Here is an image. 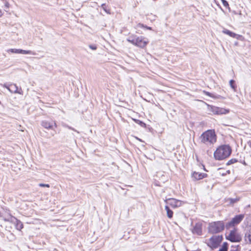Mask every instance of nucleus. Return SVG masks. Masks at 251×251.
Masks as SVG:
<instances>
[{"instance_id":"nucleus-1","label":"nucleus","mask_w":251,"mask_h":251,"mask_svg":"<svg viewBox=\"0 0 251 251\" xmlns=\"http://www.w3.org/2000/svg\"><path fill=\"white\" fill-rule=\"evenodd\" d=\"M201 143L207 146H212L217 141V136L214 130L209 129L204 132L200 136Z\"/></svg>"},{"instance_id":"nucleus-2","label":"nucleus","mask_w":251,"mask_h":251,"mask_svg":"<svg viewBox=\"0 0 251 251\" xmlns=\"http://www.w3.org/2000/svg\"><path fill=\"white\" fill-rule=\"evenodd\" d=\"M231 152V149L228 145H222L219 147L214 153L216 160H221L228 157Z\"/></svg>"},{"instance_id":"nucleus-3","label":"nucleus","mask_w":251,"mask_h":251,"mask_svg":"<svg viewBox=\"0 0 251 251\" xmlns=\"http://www.w3.org/2000/svg\"><path fill=\"white\" fill-rule=\"evenodd\" d=\"M127 41L132 44L138 47L143 48L148 43L149 41L147 39L143 36H137L136 35L130 36Z\"/></svg>"},{"instance_id":"nucleus-4","label":"nucleus","mask_w":251,"mask_h":251,"mask_svg":"<svg viewBox=\"0 0 251 251\" xmlns=\"http://www.w3.org/2000/svg\"><path fill=\"white\" fill-rule=\"evenodd\" d=\"M225 227L226 225L223 221L211 222L209 224L208 231L212 234L218 233L224 230Z\"/></svg>"},{"instance_id":"nucleus-5","label":"nucleus","mask_w":251,"mask_h":251,"mask_svg":"<svg viewBox=\"0 0 251 251\" xmlns=\"http://www.w3.org/2000/svg\"><path fill=\"white\" fill-rule=\"evenodd\" d=\"M226 238L231 242H240L242 238L241 234L237 232V229L234 227L230 231L229 234L226 235Z\"/></svg>"},{"instance_id":"nucleus-6","label":"nucleus","mask_w":251,"mask_h":251,"mask_svg":"<svg viewBox=\"0 0 251 251\" xmlns=\"http://www.w3.org/2000/svg\"><path fill=\"white\" fill-rule=\"evenodd\" d=\"M244 218V215L243 214H240L235 216L230 222L226 223V228L228 229L231 227L234 228L235 226L239 224Z\"/></svg>"},{"instance_id":"nucleus-7","label":"nucleus","mask_w":251,"mask_h":251,"mask_svg":"<svg viewBox=\"0 0 251 251\" xmlns=\"http://www.w3.org/2000/svg\"><path fill=\"white\" fill-rule=\"evenodd\" d=\"M222 240V236H213L209 239L207 245L211 248L216 249L219 246Z\"/></svg>"},{"instance_id":"nucleus-8","label":"nucleus","mask_w":251,"mask_h":251,"mask_svg":"<svg viewBox=\"0 0 251 251\" xmlns=\"http://www.w3.org/2000/svg\"><path fill=\"white\" fill-rule=\"evenodd\" d=\"M208 109L209 111L213 112V114L218 115L225 114L229 112L228 110L209 105H208Z\"/></svg>"},{"instance_id":"nucleus-9","label":"nucleus","mask_w":251,"mask_h":251,"mask_svg":"<svg viewBox=\"0 0 251 251\" xmlns=\"http://www.w3.org/2000/svg\"><path fill=\"white\" fill-rule=\"evenodd\" d=\"M165 202L171 205L173 208H176L182 205L183 202L181 201L173 199L170 198L165 201Z\"/></svg>"},{"instance_id":"nucleus-10","label":"nucleus","mask_w":251,"mask_h":251,"mask_svg":"<svg viewBox=\"0 0 251 251\" xmlns=\"http://www.w3.org/2000/svg\"><path fill=\"white\" fill-rule=\"evenodd\" d=\"M41 125L44 128L48 129H53V127H57V125L55 121H48L46 120L43 121L41 123Z\"/></svg>"},{"instance_id":"nucleus-11","label":"nucleus","mask_w":251,"mask_h":251,"mask_svg":"<svg viewBox=\"0 0 251 251\" xmlns=\"http://www.w3.org/2000/svg\"><path fill=\"white\" fill-rule=\"evenodd\" d=\"M4 86L11 93L21 94L18 91V87L15 84H10L8 86L4 85Z\"/></svg>"},{"instance_id":"nucleus-12","label":"nucleus","mask_w":251,"mask_h":251,"mask_svg":"<svg viewBox=\"0 0 251 251\" xmlns=\"http://www.w3.org/2000/svg\"><path fill=\"white\" fill-rule=\"evenodd\" d=\"M207 175L204 173H200L194 172L192 174V177L194 180H198L206 177Z\"/></svg>"},{"instance_id":"nucleus-13","label":"nucleus","mask_w":251,"mask_h":251,"mask_svg":"<svg viewBox=\"0 0 251 251\" xmlns=\"http://www.w3.org/2000/svg\"><path fill=\"white\" fill-rule=\"evenodd\" d=\"M192 232L193 234H196L198 235H200L202 233V226L200 223H197L194 226L192 229Z\"/></svg>"},{"instance_id":"nucleus-14","label":"nucleus","mask_w":251,"mask_h":251,"mask_svg":"<svg viewBox=\"0 0 251 251\" xmlns=\"http://www.w3.org/2000/svg\"><path fill=\"white\" fill-rule=\"evenodd\" d=\"M223 32L225 34H226L230 36V37H233V38H235L236 39H238L239 37L240 36L239 35H238L234 32H232L230 31V30H229L227 29H226V28L224 29V30H223Z\"/></svg>"},{"instance_id":"nucleus-15","label":"nucleus","mask_w":251,"mask_h":251,"mask_svg":"<svg viewBox=\"0 0 251 251\" xmlns=\"http://www.w3.org/2000/svg\"><path fill=\"white\" fill-rule=\"evenodd\" d=\"M165 210H166V212H167V217L170 218V219H171L173 216V212L172 210H171L170 209V208L167 205H166L165 207Z\"/></svg>"},{"instance_id":"nucleus-16","label":"nucleus","mask_w":251,"mask_h":251,"mask_svg":"<svg viewBox=\"0 0 251 251\" xmlns=\"http://www.w3.org/2000/svg\"><path fill=\"white\" fill-rule=\"evenodd\" d=\"M16 225V228L18 230H21L23 228V225L22 223L17 219H16V221L14 223Z\"/></svg>"},{"instance_id":"nucleus-17","label":"nucleus","mask_w":251,"mask_h":251,"mask_svg":"<svg viewBox=\"0 0 251 251\" xmlns=\"http://www.w3.org/2000/svg\"><path fill=\"white\" fill-rule=\"evenodd\" d=\"M20 53L24 54H31V55H33L36 54V52L34 51H32L30 50H22V49H20Z\"/></svg>"},{"instance_id":"nucleus-18","label":"nucleus","mask_w":251,"mask_h":251,"mask_svg":"<svg viewBox=\"0 0 251 251\" xmlns=\"http://www.w3.org/2000/svg\"><path fill=\"white\" fill-rule=\"evenodd\" d=\"M16 219L17 218H16L15 217L12 216L11 215H9L8 217L4 218V221L5 222H9L14 223L16 221Z\"/></svg>"},{"instance_id":"nucleus-19","label":"nucleus","mask_w":251,"mask_h":251,"mask_svg":"<svg viewBox=\"0 0 251 251\" xmlns=\"http://www.w3.org/2000/svg\"><path fill=\"white\" fill-rule=\"evenodd\" d=\"M245 237L246 240H248L250 243H251V229L249 230L245 233Z\"/></svg>"},{"instance_id":"nucleus-20","label":"nucleus","mask_w":251,"mask_h":251,"mask_svg":"<svg viewBox=\"0 0 251 251\" xmlns=\"http://www.w3.org/2000/svg\"><path fill=\"white\" fill-rule=\"evenodd\" d=\"M229 85L234 91H236V85L235 84V81L231 79L229 81Z\"/></svg>"},{"instance_id":"nucleus-21","label":"nucleus","mask_w":251,"mask_h":251,"mask_svg":"<svg viewBox=\"0 0 251 251\" xmlns=\"http://www.w3.org/2000/svg\"><path fill=\"white\" fill-rule=\"evenodd\" d=\"M20 49H11L7 50L9 52L14 53H20Z\"/></svg>"},{"instance_id":"nucleus-22","label":"nucleus","mask_w":251,"mask_h":251,"mask_svg":"<svg viewBox=\"0 0 251 251\" xmlns=\"http://www.w3.org/2000/svg\"><path fill=\"white\" fill-rule=\"evenodd\" d=\"M134 121L136 122V123L140 125L142 127H144L146 126V124L144 123H143V122H142L140 120H134Z\"/></svg>"},{"instance_id":"nucleus-23","label":"nucleus","mask_w":251,"mask_h":251,"mask_svg":"<svg viewBox=\"0 0 251 251\" xmlns=\"http://www.w3.org/2000/svg\"><path fill=\"white\" fill-rule=\"evenodd\" d=\"M237 160L236 159H232L228 161L227 165H230L236 162Z\"/></svg>"},{"instance_id":"nucleus-24","label":"nucleus","mask_w":251,"mask_h":251,"mask_svg":"<svg viewBox=\"0 0 251 251\" xmlns=\"http://www.w3.org/2000/svg\"><path fill=\"white\" fill-rule=\"evenodd\" d=\"M222 3L224 6L229 8L228 3L226 0H222Z\"/></svg>"},{"instance_id":"nucleus-25","label":"nucleus","mask_w":251,"mask_h":251,"mask_svg":"<svg viewBox=\"0 0 251 251\" xmlns=\"http://www.w3.org/2000/svg\"><path fill=\"white\" fill-rule=\"evenodd\" d=\"M89 47L91 49L93 50H96L97 49V47L96 45H90Z\"/></svg>"},{"instance_id":"nucleus-26","label":"nucleus","mask_w":251,"mask_h":251,"mask_svg":"<svg viewBox=\"0 0 251 251\" xmlns=\"http://www.w3.org/2000/svg\"><path fill=\"white\" fill-rule=\"evenodd\" d=\"M4 6L6 8H9V7L10 4L9 2L6 0H4Z\"/></svg>"},{"instance_id":"nucleus-27","label":"nucleus","mask_w":251,"mask_h":251,"mask_svg":"<svg viewBox=\"0 0 251 251\" xmlns=\"http://www.w3.org/2000/svg\"><path fill=\"white\" fill-rule=\"evenodd\" d=\"M39 186L41 187H50V185L48 184L40 183V184H39Z\"/></svg>"},{"instance_id":"nucleus-28","label":"nucleus","mask_w":251,"mask_h":251,"mask_svg":"<svg viewBox=\"0 0 251 251\" xmlns=\"http://www.w3.org/2000/svg\"><path fill=\"white\" fill-rule=\"evenodd\" d=\"M138 25H139V27H146V28L147 29H150V30H151V27H148V26H144V25H143L141 24H139Z\"/></svg>"},{"instance_id":"nucleus-29","label":"nucleus","mask_w":251,"mask_h":251,"mask_svg":"<svg viewBox=\"0 0 251 251\" xmlns=\"http://www.w3.org/2000/svg\"><path fill=\"white\" fill-rule=\"evenodd\" d=\"M101 7L102 8V9L107 13H109V12H108L106 9V5L105 4H102L101 5Z\"/></svg>"},{"instance_id":"nucleus-30","label":"nucleus","mask_w":251,"mask_h":251,"mask_svg":"<svg viewBox=\"0 0 251 251\" xmlns=\"http://www.w3.org/2000/svg\"><path fill=\"white\" fill-rule=\"evenodd\" d=\"M238 200L237 199H230V203H233L235 202H236Z\"/></svg>"},{"instance_id":"nucleus-31","label":"nucleus","mask_w":251,"mask_h":251,"mask_svg":"<svg viewBox=\"0 0 251 251\" xmlns=\"http://www.w3.org/2000/svg\"><path fill=\"white\" fill-rule=\"evenodd\" d=\"M204 93L208 96L212 97L211 94L208 92L204 91Z\"/></svg>"},{"instance_id":"nucleus-32","label":"nucleus","mask_w":251,"mask_h":251,"mask_svg":"<svg viewBox=\"0 0 251 251\" xmlns=\"http://www.w3.org/2000/svg\"><path fill=\"white\" fill-rule=\"evenodd\" d=\"M67 126L68 128H69V129H72V130H74V131H76V130H75L74 128H73V127H71V126Z\"/></svg>"},{"instance_id":"nucleus-33","label":"nucleus","mask_w":251,"mask_h":251,"mask_svg":"<svg viewBox=\"0 0 251 251\" xmlns=\"http://www.w3.org/2000/svg\"><path fill=\"white\" fill-rule=\"evenodd\" d=\"M3 15V12L1 9H0V17Z\"/></svg>"},{"instance_id":"nucleus-34","label":"nucleus","mask_w":251,"mask_h":251,"mask_svg":"<svg viewBox=\"0 0 251 251\" xmlns=\"http://www.w3.org/2000/svg\"><path fill=\"white\" fill-rule=\"evenodd\" d=\"M230 251H238L237 249H234V250H231Z\"/></svg>"}]
</instances>
